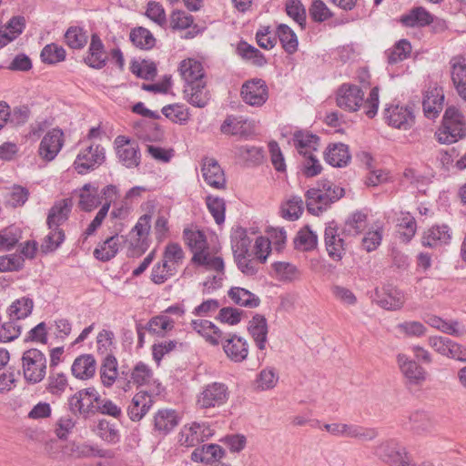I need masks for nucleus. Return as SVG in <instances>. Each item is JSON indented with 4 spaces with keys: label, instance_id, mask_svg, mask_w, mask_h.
Here are the masks:
<instances>
[{
    "label": "nucleus",
    "instance_id": "obj_47",
    "mask_svg": "<svg viewBox=\"0 0 466 466\" xmlns=\"http://www.w3.org/2000/svg\"><path fill=\"white\" fill-rule=\"evenodd\" d=\"M192 261L206 267L207 269L215 270L218 274H223L224 272V261L222 258L211 256L207 250L204 252H195Z\"/></svg>",
    "mask_w": 466,
    "mask_h": 466
},
{
    "label": "nucleus",
    "instance_id": "obj_41",
    "mask_svg": "<svg viewBox=\"0 0 466 466\" xmlns=\"http://www.w3.org/2000/svg\"><path fill=\"white\" fill-rule=\"evenodd\" d=\"M228 295L234 303L241 307L254 309L257 308L260 303L258 297L243 288H231L228 290Z\"/></svg>",
    "mask_w": 466,
    "mask_h": 466
},
{
    "label": "nucleus",
    "instance_id": "obj_63",
    "mask_svg": "<svg viewBox=\"0 0 466 466\" xmlns=\"http://www.w3.org/2000/svg\"><path fill=\"white\" fill-rule=\"evenodd\" d=\"M130 69L133 74L146 80H151L157 75V66L151 61L133 62Z\"/></svg>",
    "mask_w": 466,
    "mask_h": 466
},
{
    "label": "nucleus",
    "instance_id": "obj_46",
    "mask_svg": "<svg viewBox=\"0 0 466 466\" xmlns=\"http://www.w3.org/2000/svg\"><path fill=\"white\" fill-rule=\"evenodd\" d=\"M129 38L135 46L144 50L151 49L156 45V38L152 33L142 26L132 29Z\"/></svg>",
    "mask_w": 466,
    "mask_h": 466
},
{
    "label": "nucleus",
    "instance_id": "obj_34",
    "mask_svg": "<svg viewBox=\"0 0 466 466\" xmlns=\"http://www.w3.org/2000/svg\"><path fill=\"white\" fill-rule=\"evenodd\" d=\"M351 158L349 147L343 143L329 145L325 152L327 163L332 167H341L348 165Z\"/></svg>",
    "mask_w": 466,
    "mask_h": 466
},
{
    "label": "nucleus",
    "instance_id": "obj_5",
    "mask_svg": "<svg viewBox=\"0 0 466 466\" xmlns=\"http://www.w3.org/2000/svg\"><path fill=\"white\" fill-rule=\"evenodd\" d=\"M46 357L41 350L30 349L23 353V374L27 382L36 384L42 381L46 374Z\"/></svg>",
    "mask_w": 466,
    "mask_h": 466
},
{
    "label": "nucleus",
    "instance_id": "obj_25",
    "mask_svg": "<svg viewBox=\"0 0 466 466\" xmlns=\"http://www.w3.org/2000/svg\"><path fill=\"white\" fill-rule=\"evenodd\" d=\"M184 95L187 101L196 107H205L209 100V92L205 82L185 84Z\"/></svg>",
    "mask_w": 466,
    "mask_h": 466
},
{
    "label": "nucleus",
    "instance_id": "obj_33",
    "mask_svg": "<svg viewBox=\"0 0 466 466\" xmlns=\"http://www.w3.org/2000/svg\"><path fill=\"white\" fill-rule=\"evenodd\" d=\"M248 332L254 339L257 347L263 350L268 341V324L264 316L256 314L249 321Z\"/></svg>",
    "mask_w": 466,
    "mask_h": 466
},
{
    "label": "nucleus",
    "instance_id": "obj_12",
    "mask_svg": "<svg viewBox=\"0 0 466 466\" xmlns=\"http://www.w3.org/2000/svg\"><path fill=\"white\" fill-rule=\"evenodd\" d=\"M397 363L409 385L420 386L426 380V370L406 354L399 353Z\"/></svg>",
    "mask_w": 466,
    "mask_h": 466
},
{
    "label": "nucleus",
    "instance_id": "obj_1",
    "mask_svg": "<svg viewBox=\"0 0 466 466\" xmlns=\"http://www.w3.org/2000/svg\"><path fill=\"white\" fill-rule=\"evenodd\" d=\"M379 103L378 86H374L370 90L365 101L362 89L353 84H342L336 92V104L339 108L348 112H356L363 106L365 114L370 118H373L377 115Z\"/></svg>",
    "mask_w": 466,
    "mask_h": 466
},
{
    "label": "nucleus",
    "instance_id": "obj_10",
    "mask_svg": "<svg viewBox=\"0 0 466 466\" xmlns=\"http://www.w3.org/2000/svg\"><path fill=\"white\" fill-rule=\"evenodd\" d=\"M214 431L207 422H192L185 425L180 432L178 442L185 447H194L213 436Z\"/></svg>",
    "mask_w": 466,
    "mask_h": 466
},
{
    "label": "nucleus",
    "instance_id": "obj_43",
    "mask_svg": "<svg viewBox=\"0 0 466 466\" xmlns=\"http://www.w3.org/2000/svg\"><path fill=\"white\" fill-rule=\"evenodd\" d=\"M65 42L72 49H83L87 44L89 35L86 29L72 25L65 33Z\"/></svg>",
    "mask_w": 466,
    "mask_h": 466
},
{
    "label": "nucleus",
    "instance_id": "obj_48",
    "mask_svg": "<svg viewBox=\"0 0 466 466\" xmlns=\"http://www.w3.org/2000/svg\"><path fill=\"white\" fill-rule=\"evenodd\" d=\"M277 34L284 50L289 54H294L298 49V38L294 31L287 25L280 24Z\"/></svg>",
    "mask_w": 466,
    "mask_h": 466
},
{
    "label": "nucleus",
    "instance_id": "obj_15",
    "mask_svg": "<svg viewBox=\"0 0 466 466\" xmlns=\"http://www.w3.org/2000/svg\"><path fill=\"white\" fill-rule=\"evenodd\" d=\"M64 145V133L59 128H53L42 138L39 145V155L42 158L53 160Z\"/></svg>",
    "mask_w": 466,
    "mask_h": 466
},
{
    "label": "nucleus",
    "instance_id": "obj_36",
    "mask_svg": "<svg viewBox=\"0 0 466 466\" xmlns=\"http://www.w3.org/2000/svg\"><path fill=\"white\" fill-rule=\"evenodd\" d=\"M101 204V198L98 188L90 183L85 184L79 190L78 207L89 212Z\"/></svg>",
    "mask_w": 466,
    "mask_h": 466
},
{
    "label": "nucleus",
    "instance_id": "obj_8",
    "mask_svg": "<svg viewBox=\"0 0 466 466\" xmlns=\"http://www.w3.org/2000/svg\"><path fill=\"white\" fill-rule=\"evenodd\" d=\"M344 230H340L335 222H329L324 231V242L329 257L334 261L342 259L346 253Z\"/></svg>",
    "mask_w": 466,
    "mask_h": 466
},
{
    "label": "nucleus",
    "instance_id": "obj_9",
    "mask_svg": "<svg viewBox=\"0 0 466 466\" xmlns=\"http://www.w3.org/2000/svg\"><path fill=\"white\" fill-rule=\"evenodd\" d=\"M229 396L228 387L220 382L208 384L198 394L197 405L200 409H209L224 405Z\"/></svg>",
    "mask_w": 466,
    "mask_h": 466
},
{
    "label": "nucleus",
    "instance_id": "obj_6",
    "mask_svg": "<svg viewBox=\"0 0 466 466\" xmlns=\"http://www.w3.org/2000/svg\"><path fill=\"white\" fill-rule=\"evenodd\" d=\"M105 161L106 150L104 147L99 144H91L80 149L73 167L78 174L85 175L99 167Z\"/></svg>",
    "mask_w": 466,
    "mask_h": 466
},
{
    "label": "nucleus",
    "instance_id": "obj_54",
    "mask_svg": "<svg viewBox=\"0 0 466 466\" xmlns=\"http://www.w3.org/2000/svg\"><path fill=\"white\" fill-rule=\"evenodd\" d=\"M73 453L77 457H99L105 458L108 456V451L101 449L96 444L88 442L77 443L74 445Z\"/></svg>",
    "mask_w": 466,
    "mask_h": 466
},
{
    "label": "nucleus",
    "instance_id": "obj_40",
    "mask_svg": "<svg viewBox=\"0 0 466 466\" xmlns=\"http://www.w3.org/2000/svg\"><path fill=\"white\" fill-rule=\"evenodd\" d=\"M433 21V16L423 7H415L400 17V23L408 27L425 26Z\"/></svg>",
    "mask_w": 466,
    "mask_h": 466
},
{
    "label": "nucleus",
    "instance_id": "obj_35",
    "mask_svg": "<svg viewBox=\"0 0 466 466\" xmlns=\"http://www.w3.org/2000/svg\"><path fill=\"white\" fill-rule=\"evenodd\" d=\"M319 138L318 136L304 131H297L293 136L294 147L303 157L313 155L317 150Z\"/></svg>",
    "mask_w": 466,
    "mask_h": 466
},
{
    "label": "nucleus",
    "instance_id": "obj_32",
    "mask_svg": "<svg viewBox=\"0 0 466 466\" xmlns=\"http://www.w3.org/2000/svg\"><path fill=\"white\" fill-rule=\"evenodd\" d=\"M191 327L211 345H218L220 339L224 338V333L209 320L194 319Z\"/></svg>",
    "mask_w": 466,
    "mask_h": 466
},
{
    "label": "nucleus",
    "instance_id": "obj_19",
    "mask_svg": "<svg viewBox=\"0 0 466 466\" xmlns=\"http://www.w3.org/2000/svg\"><path fill=\"white\" fill-rule=\"evenodd\" d=\"M107 55L105 46L97 34L91 35L90 45L84 62L94 69H102L107 62Z\"/></svg>",
    "mask_w": 466,
    "mask_h": 466
},
{
    "label": "nucleus",
    "instance_id": "obj_59",
    "mask_svg": "<svg viewBox=\"0 0 466 466\" xmlns=\"http://www.w3.org/2000/svg\"><path fill=\"white\" fill-rule=\"evenodd\" d=\"M367 215L357 211L353 213L350 217L348 218L345 223V227L343 228L344 233L347 235H358L360 234L367 226Z\"/></svg>",
    "mask_w": 466,
    "mask_h": 466
},
{
    "label": "nucleus",
    "instance_id": "obj_45",
    "mask_svg": "<svg viewBox=\"0 0 466 466\" xmlns=\"http://www.w3.org/2000/svg\"><path fill=\"white\" fill-rule=\"evenodd\" d=\"M117 375V360L115 356L108 354L105 357L100 368V377L103 385L106 387L112 386Z\"/></svg>",
    "mask_w": 466,
    "mask_h": 466
},
{
    "label": "nucleus",
    "instance_id": "obj_62",
    "mask_svg": "<svg viewBox=\"0 0 466 466\" xmlns=\"http://www.w3.org/2000/svg\"><path fill=\"white\" fill-rule=\"evenodd\" d=\"M174 321L167 316L160 315L152 318L147 323V329L153 334L164 335L167 330L172 329Z\"/></svg>",
    "mask_w": 466,
    "mask_h": 466
},
{
    "label": "nucleus",
    "instance_id": "obj_4",
    "mask_svg": "<svg viewBox=\"0 0 466 466\" xmlns=\"http://www.w3.org/2000/svg\"><path fill=\"white\" fill-rule=\"evenodd\" d=\"M373 454L387 466H411L413 461L406 447L395 439L375 445Z\"/></svg>",
    "mask_w": 466,
    "mask_h": 466
},
{
    "label": "nucleus",
    "instance_id": "obj_58",
    "mask_svg": "<svg viewBox=\"0 0 466 466\" xmlns=\"http://www.w3.org/2000/svg\"><path fill=\"white\" fill-rule=\"evenodd\" d=\"M66 50L56 44L46 45L41 51V60L49 65L56 64L66 59Z\"/></svg>",
    "mask_w": 466,
    "mask_h": 466
},
{
    "label": "nucleus",
    "instance_id": "obj_11",
    "mask_svg": "<svg viewBox=\"0 0 466 466\" xmlns=\"http://www.w3.org/2000/svg\"><path fill=\"white\" fill-rule=\"evenodd\" d=\"M240 96L246 104L252 106H261L268 98V89L263 79L253 78L243 83Z\"/></svg>",
    "mask_w": 466,
    "mask_h": 466
},
{
    "label": "nucleus",
    "instance_id": "obj_57",
    "mask_svg": "<svg viewBox=\"0 0 466 466\" xmlns=\"http://www.w3.org/2000/svg\"><path fill=\"white\" fill-rule=\"evenodd\" d=\"M153 380V370L144 362H138L135 365L131 371V381L137 385H147Z\"/></svg>",
    "mask_w": 466,
    "mask_h": 466
},
{
    "label": "nucleus",
    "instance_id": "obj_7",
    "mask_svg": "<svg viewBox=\"0 0 466 466\" xmlns=\"http://www.w3.org/2000/svg\"><path fill=\"white\" fill-rule=\"evenodd\" d=\"M118 161L127 168H135L140 165L141 153L137 143L126 136H117L114 140Z\"/></svg>",
    "mask_w": 466,
    "mask_h": 466
},
{
    "label": "nucleus",
    "instance_id": "obj_2",
    "mask_svg": "<svg viewBox=\"0 0 466 466\" xmlns=\"http://www.w3.org/2000/svg\"><path fill=\"white\" fill-rule=\"evenodd\" d=\"M305 196L308 211L319 216L344 196V189L331 181L322 180L317 187L309 188Z\"/></svg>",
    "mask_w": 466,
    "mask_h": 466
},
{
    "label": "nucleus",
    "instance_id": "obj_39",
    "mask_svg": "<svg viewBox=\"0 0 466 466\" xmlns=\"http://www.w3.org/2000/svg\"><path fill=\"white\" fill-rule=\"evenodd\" d=\"M177 423L178 418L174 410H159L154 417L155 429L163 434L168 433Z\"/></svg>",
    "mask_w": 466,
    "mask_h": 466
},
{
    "label": "nucleus",
    "instance_id": "obj_44",
    "mask_svg": "<svg viewBox=\"0 0 466 466\" xmlns=\"http://www.w3.org/2000/svg\"><path fill=\"white\" fill-rule=\"evenodd\" d=\"M34 302L29 298H20L15 300L7 309L9 319L19 320L28 317L33 309Z\"/></svg>",
    "mask_w": 466,
    "mask_h": 466
},
{
    "label": "nucleus",
    "instance_id": "obj_23",
    "mask_svg": "<svg viewBox=\"0 0 466 466\" xmlns=\"http://www.w3.org/2000/svg\"><path fill=\"white\" fill-rule=\"evenodd\" d=\"M153 405V398L147 391H139L134 395L127 407V415L133 421H139Z\"/></svg>",
    "mask_w": 466,
    "mask_h": 466
},
{
    "label": "nucleus",
    "instance_id": "obj_52",
    "mask_svg": "<svg viewBox=\"0 0 466 466\" xmlns=\"http://www.w3.org/2000/svg\"><path fill=\"white\" fill-rule=\"evenodd\" d=\"M63 229L49 228V233L44 238L41 244L43 253H51L56 250L65 240Z\"/></svg>",
    "mask_w": 466,
    "mask_h": 466
},
{
    "label": "nucleus",
    "instance_id": "obj_49",
    "mask_svg": "<svg viewBox=\"0 0 466 466\" xmlns=\"http://www.w3.org/2000/svg\"><path fill=\"white\" fill-rule=\"evenodd\" d=\"M318 237L309 228L300 229L294 238V246L296 249L301 251H309L317 247Z\"/></svg>",
    "mask_w": 466,
    "mask_h": 466
},
{
    "label": "nucleus",
    "instance_id": "obj_64",
    "mask_svg": "<svg viewBox=\"0 0 466 466\" xmlns=\"http://www.w3.org/2000/svg\"><path fill=\"white\" fill-rule=\"evenodd\" d=\"M238 53L245 59L252 60L257 66H263L266 63L262 53L246 42H240L238 46Z\"/></svg>",
    "mask_w": 466,
    "mask_h": 466
},
{
    "label": "nucleus",
    "instance_id": "obj_38",
    "mask_svg": "<svg viewBox=\"0 0 466 466\" xmlns=\"http://www.w3.org/2000/svg\"><path fill=\"white\" fill-rule=\"evenodd\" d=\"M71 370L73 375L78 379L91 378L96 371V360L90 354L81 355L75 360Z\"/></svg>",
    "mask_w": 466,
    "mask_h": 466
},
{
    "label": "nucleus",
    "instance_id": "obj_26",
    "mask_svg": "<svg viewBox=\"0 0 466 466\" xmlns=\"http://www.w3.org/2000/svg\"><path fill=\"white\" fill-rule=\"evenodd\" d=\"M68 408L73 414H78L85 419L97 412V404L95 401L77 393L68 399Z\"/></svg>",
    "mask_w": 466,
    "mask_h": 466
},
{
    "label": "nucleus",
    "instance_id": "obj_14",
    "mask_svg": "<svg viewBox=\"0 0 466 466\" xmlns=\"http://www.w3.org/2000/svg\"><path fill=\"white\" fill-rule=\"evenodd\" d=\"M385 117L390 126L408 130L415 122V116L411 106H393L385 109Z\"/></svg>",
    "mask_w": 466,
    "mask_h": 466
},
{
    "label": "nucleus",
    "instance_id": "obj_30",
    "mask_svg": "<svg viewBox=\"0 0 466 466\" xmlns=\"http://www.w3.org/2000/svg\"><path fill=\"white\" fill-rule=\"evenodd\" d=\"M124 242H127V239L124 236L116 234L95 248L94 256L101 261H108L117 254L121 244Z\"/></svg>",
    "mask_w": 466,
    "mask_h": 466
},
{
    "label": "nucleus",
    "instance_id": "obj_21",
    "mask_svg": "<svg viewBox=\"0 0 466 466\" xmlns=\"http://www.w3.org/2000/svg\"><path fill=\"white\" fill-rule=\"evenodd\" d=\"M452 84L461 99L466 101V59L462 56L450 60Z\"/></svg>",
    "mask_w": 466,
    "mask_h": 466
},
{
    "label": "nucleus",
    "instance_id": "obj_13",
    "mask_svg": "<svg viewBox=\"0 0 466 466\" xmlns=\"http://www.w3.org/2000/svg\"><path fill=\"white\" fill-rule=\"evenodd\" d=\"M376 303L387 310H398L402 308L405 298L401 290L392 285H385L380 289H376Z\"/></svg>",
    "mask_w": 466,
    "mask_h": 466
},
{
    "label": "nucleus",
    "instance_id": "obj_56",
    "mask_svg": "<svg viewBox=\"0 0 466 466\" xmlns=\"http://www.w3.org/2000/svg\"><path fill=\"white\" fill-rule=\"evenodd\" d=\"M183 237L187 246L195 252H204L207 248L205 235L199 230L184 229Z\"/></svg>",
    "mask_w": 466,
    "mask_h": 466
},
{
    "label": "nucleus",
    "instance_id": "obj_53",
    "mask_svg": "<svg viewBox=\"0 0 466 466\" xmlns=\"http://www.w3.org/2000/svg\"><path fill=\"white\" fill-rule=\"evenodd\" d=\"M276 279L281 281H292L299 276V270L293 264L278 261L272 264Z\"/></svg>",
    "mask_w": 466,
    "mask_h": 466
},
{
    "label": "nucleus",
    "instance_id": "obj_20",
    "mask_svg": "<svg viewBox=\"0 0 466 466\" xmlns=\"http://www.w3.org/2000/svg\"><path fill=\"white\" fill-rule=\"evenodd\" d=\"M333 436L353 438L360 441H372L378 436V432L375 429L337 422L335 423Z\"/></svg>",
    "mask_w": 466,
    "mask_h": 466
},
{
    "label": "nucleus",
    "instance_id": "obj_61",
    "mask_svg": "<svg viewBox=\"0 0 466 466\" xmlns=\"http://www.w3.org/2000/svg\"><path fill=\"white\" fill-rule=\"evenodd\" d=\"M411 52V45L406 39H401L390 50L388 60L390 64H396L406 59Z\"/></svg>",
    "mask_w": 466,
    "mask_h": 466
},
{
    "label": "nucleus",
    "instance_id": "obj_17",
    "mask_svg": "<svg viewBox=\"0 0 466 466\" xmlns=\"http://www.w3.org/2000/svg\"><path fill=\"white\" fill-rule=\"evenodd\" d=\"M402 425L416 434H431L436 431L434 418L429 413L420 410L412 412L406 420H403Z\"/></svg>",
    "mask_w": 466,
    "mask_h": 466
},
{
    "label": "nucleus",
    "instance_id": "obj_37",
    "mask_svg": "<svg viewBox=\"0 0 466 466\" xmlns=\"http://www.w3.org/2000/svg\"><path fill=\"white\" fill-rule=\"evenodd\" d=\"M430 346L438 353L451 359L461 360L460 346L446 337H431Z\"/></svg>",
    "mask_w": 466,
    "mask_h": 466
},
{
    "label": "nucleus",
    "instance_id": "obj_28",
    "mask_svg": "<svg viewBox=\"0 0 466 466\" xmlns=\"http://www.w3.org/2000/svg\"><path fill=\"white\" fill-rule=\"evenodd\" d=\"M225 451L218 444H204L195 449L191 453V460L196 462H222Z\"/></svg>",
    "mask_w": 466,
    "mask_h": 466
},
{
    "label": "nucleus",
    "instance_id": "obj_24",
    "mask_svg": "<svg viewBox=\"0 0 466 466\" xmlns=\"http://www.w3.org/2000/svg\"><path fill=\"white\" fill-rule=\"evenodd\" d=\"M452 232L447 225H437L424 232L421 243L424 247L436 248L449 244Z\"/></svg>",
    "mask_w": 466,
    "mask_h": 466
},
{
    "label": "nucleus",
    "instance_id": "obj_60",
    "mask_svg": "<svg viewBox=\"0 0 466 466\" xmlns=\"http://www.w3.org/2000/svg\"><path fill=\"white\" fill-rule=\"evenodd\" d=\"M68 387L66 376L62 372H51L48 380L46 390L52 395L61 396Z\"/></svg>",
    "mask_w": 466,
    "mask_h": 466
},
{
    "label": "nucleus",
    "instance_id": "obj_3",
    "mask_svg": "<svg viewBox=\"0 0 466 466\" xmlns=\"http://www.w3.org/2000/svg\"><path fill=\"white\" fill-rule=\"evenodd\" d=\"M435 136L441 144H452L466 136V121L461 112L455 106L445 110L441 127Z\"/></svg>",
    "mask_w": 466,
    "mask_h": 466
},
{
    "label": "nucleus",
    "instance_id": "obj_22",
    "mask_svg": "<svg viewBox=\"0 0 466 466\" xmlns=\"http://www.w3.org/2000/svg\"><path fill=\"white\" fill-rule=\"evenodd\" d=\"M72 206L70 198H64L55 202L49 209L46 218L48 228L61 229L59 227L68 219Z\"/></svg>",
    "mask_w": 466,
    "mask_h": 466
},
{
    "label": "nucleus",
    "instance_id": "obj_18",
    "mask_svg": "<svg viewBox=\"0 0 466 466\" xmlns=\"http://www.w3.org/2000/svg\"><path fill=\"white\" fill-rule=\"evenodd\" d=\"M224 340L223 350L226 355L235 362H241L247 359L248 345L246 339L236 334L224 335L220 341Z\"/></svg>",
    "mask_w": 466,
    "mask_h": 466
},
{
    "label": "nucleus",
    "instance_id": "obj_29",
    "mask_svg": "<svg viewBox=\"0 0 466 466\" xmlns=\"http://www.w3.org/2000/svg\"><path fill=\"white\" fill-rule=\"evenodd\" d=\"M179 72L185 84L205 82V74L202 64L192 58L183 60L179 66Z\"/></svg>",
    "mask_w": 466,
    "mask_h": 466
},
{
    "label": "nucleus",
    "instance_id": "obj_42",
    "mask_svg": "<svg viewBox=\"0 0 466 466\" xmlns=\"http://www.w3.org/2000/svg\"><path fill=\"white\" fill-rule=\"evenodd\" d=\"M25 20L23 16H14L8 22L5 30H0V48L15 40L24 30Z\"/></svg>",
    "mask_w": 466,
    "mask_h": 466
},
{
    "label": "nucleus",
    "instance_id": "obj_50",
    "mask_svg": "<svg viewBox=\"0 0 466 466\" xmlns=\"http://www.w3.org/2000/svg\"><path fill=\"white\" fill-rule=\"evenodd\" d=\"M206 205L215 222L221 225L225 221L226 202L222 198L208 195Z\"/></svg>",
    "mask_w": 466,
    "mask_h": 466
},
{
    "label": "nucleus",
    "instance_id": "obj_51",
    "mask_svg": "<svg viewBox=\"0 0 466 466\" xmlns=\"http://www.w3.org/2000/svg\"><path fill=\"white\" fill-rule=\"evenodd\" d=\"M29 190L20 185H13L7 189L5 199L12 208L22 207L29 198Z\"/></svg>",
    "mask_w": 466,
    "mask_h": 466
},
{
    "label": "nucleus",
    "instance_id": "obj_16",
    "mask_svg": "<svg viewBox=\"0 0 466 466\" xmlns=\"http://www.w3.org/2000/svg\"><path fill=\"white\" fill-rule=\"evenodd\" d=\"M201 173L205 182L216 189L226 187V177L218 162L213 157H204L201 164Z\"/></svg>",
    "mask_w": 466,
    "mask_h": 466
},
{
    "label": "nucleus",
    "instance_id": "obj_55",
    "mask_svg": "<svg viewBox=\"0 0 466 466\" xmlns=\"http://www.w3.org/2000/svg\"><path fill=\"white\" fill-rule=\"evenodd\" d=\"M97 435L108 443H116L120 440L119 431L116 424L110 423L106 420H100L96 427Z\"/></svg>",
    "mask_w": 466,
    "mask_h": 466
},
{
    "label": "nucleus",
    "instance_id": "obj_27",
    "mask_svg": "<svg viewBox=\"0 0 466 466\" xmlns=\"http://www.w3.org/2000/svg\"><path fill=\"white\" fill-rule=\"evenodd\" d=\"M444 95L441 88L434 87L428 90L423 97L422 107L428 118H435L441 111Z\"/></svg>",
    "mask_w": 466,
    "mask_h": 466
},
{
    "label": "nucleus",
    "instance_id": "obj_31",
    "mask_svg": "<svg viewBox=\"0 0 466 466\" xmlns=\"http://www.w3.org/2000/svg\"><path fill=\"white\" fill-rule=\"evenodd\" d=\"M252 125L242 116H228L221 125L223 134L248 137L252 132Z\"/></svg>",
    "mask_w": 466,
    "mask_h": 466
}]
</instances>
